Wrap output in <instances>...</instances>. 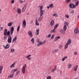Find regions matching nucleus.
Listing matches in <instances>:
<instances>
[{"label": "nucleus", "mask_w": 79, "mask_h": 79, "mask_svg": "<svg viewBox=\"0 0 79 79\" xmlns=\"http://www.w3.org/2000/svg\"><path fill=\"white\" fill-rule=\"evenodd\" d=\"M38 43L37 44V46L38 47H39V46H40V45H44V44H45L46 42V40H45L43 42H40L38 40Z\"/></svg>", "instance_id": "obj_1"}, {"label": "nucleus", "mask_w": 79, "mask_h": 79, "mask_svg": "<svg viewBox=\"0 0 79 79\" xmlns=\"http://www.w3.org/2000/svg\"><path fill=\"white\" fill-rule=\"evenodd\" d=\"M64 25L63 29L64 30V31H66V30L67 29V27L66 26H68V23L65 21L64 22Z\"/></svg>", "instance_id": "obj_2"}, {"label": "nucleus", "mask_w": 79, "mask_h": 79, "mask_svg": "<svg viewBox=\"0 0 79 79\" xmlns=\"http://www.w3.org/2000/svg\"><path fill=\"white\" fill-rule=\"evenodd\" d=\"M40 6V16H42L44 14V10H42L43 7L42 6Z\"/></svg>", "instance_id": "obj_3"}, {"label": "nucleus", "mask_w": 79, "mask_h": 79, "mask_svg": "<svg viewBox=\"0 0 79 79\" xmlns=\"http://www.w3.org/2000/svg\"><path fill=\"white\" fill-rule=\"evenodd\" d=\"M26 67V64H25L24 66H23L22 69V72L23 74H25V70Z\"/></svg>", "instance_id": "obj_4"}, {"label": "nucleus", "mask_w": 79, "mask_h": 79, "mask_svg": "<svg viewBox=\"0 0 79 79\" xmlns=\"http://www.w3.org/2000/svg\"><path fill=\"white\" fill-rule=\"evenodd\" d=\"M69 7L70 8H76V6L74 4H70L69 5Z\"/></svg>", "instance_id": "obj_5"}, {"label": "nucleus", "mask_w": 79, "mask_h": 79, "mask_svg": "<svg viewBox=\"0 0 79 79\" xmlns=\"http://www.w3.org/2000/svg\"><path fill=\"white\" fill-rule=\"evenodd\" d=\"M12 39V38H11V35H9L8 37V39L7 40V41L8 43L9 44H10V43H11V40Z\"/></svg>", "instance_id": "obj_6"}, {"label": "nucleus", "mask_w": 79, "mask_h": 79, "mask_svg": "<svg viewBox=\"0 0 79 79\" xmlns=\"http://www.w3.org/2000/svg\"><path fill=\"white\" fill-rule=\"evenodd\" d=\"M23 27H26V22L25 20H24L23 22Z\"/></svg>", "instance_id": "obj_7"}, {"label": "nucleus", "mask_w": 79, "mask_h": 79, "mask_svg": "<svg viewBox=\"0 0 79 79\" xmlns=\"http://www.w3.org/2000/svg\"><path fill=\"white\" fill-rule=\"evenodd\" d=\"M17 39H18V37L17 36H15V37H14L12 40V43H13V42H15V43H16V40H17Z\"/></svg>", "instance_id": "obj_8"}, {"label": "nucleus", "mask_w": 79, "mask_h": 79, "mask_svg": "<svg viewBox=\"0 0 79 79\" xmlns=\"http://www.w3.org/2000/svg\"><path fill=\"white\" fill-rule=\"evenodd\" d=\"M27 7V4H26L25 5L24 7H23V8H22V12H24L25 11V10L26 9V7Z\"/></svg>", "instance_id": "obj_9"}, {"label": "nucleus", "mask_w": 79, "mask_h": 79, "mask_svg": "<svg viewBox=\"0 0 79 79\" xmlns=\"http://www.w3.org/2000/svg\"><path fill=\"white\" fill-rule=\"evenodd\" d=\"M14 31V27H11V31H10V35H13V31Z\"/></svg>", "instance_id": "obj_10"}, {"label": "nucleus", "mask_w": 79, "mask_h": 79, "mask_svg": "<svg viewBox=\"0 0 79 79\" xmlns=\"http://www.w3.org/2000/svg\"><path fill=\"white\" fill-rule=\"evenodd\" d=\"M28 34L30 37H32V33L31 31H29L28 32Z\"/></svg>", "instance_id": "obj_11"}, {"label": "nucleus", "mask_w": 79, "mask_h": 79, "mask_svg": "<svg viewBox=\"0 0 79 79\" xmlns=\"http://www.w3.org/2000/svg\"><path fill=\"white\" fill-rule=\"evenodd\" d=\"M77 68H78V65H76L74 66L73 70L75 71H77Z\"/></svg>", "instance_id": "obj_12"}, {"label": "nucleus", "mask_w": 79, "mask_h": 79, "mask_svg": "<svg viewBox=\"0 0 79 79\" xmlns=\"http://www.w3.org/2000/svg\"><path fill=\"white\" fill-rule=\"evenodd\" d=\"M64 31V30H63L61 29L60 30V32L62 34H65V31Z\"/></svg>", "instance_id": "obj_13"}, {"label": "nucleus", "mask_w": 79, "mask_h": 79, "mask_svg": "<svg viewBox=\"0 0 79 79\" xmlns=\"http://www.w3.org/2000/svg\"><path fill=\"white\" fill-rule=\"evenodd\" d=\"M54 20H52L51 21V22H50V25L52 27V26H54Z\"/></svg>", "instance_id": "obj_14"}, {"label": "nucleus", "mask_w": 79, "mask_h": 79, "mask_svg": "<svg viewBox=\"0 0 79 79\" xmlns=\"http://www.w3.org/2000/svg\"><path fill=\"white\" fill-rule=\"evenodd\" d=\"M17 11L18 13L20 15L21 14V10L19 9V8H18L17 10Z\"/></svg>", "instance_id": "obj_15"}, {"label": "nucleus", "mask_w": 79, "mask_h": 79, "mask_svg": "<svg viewBox=\"0 0 79 79\" xmlns=\"http://www.w3.org/2000/svg\"><path fill=\"white\" fill-rule=\"evenodd\" d=\"M31 56V55H28L27 56H26L25 58H27V59H28V60H31V58H30V57Z\"/></svg>", "instance_id": "obj_16"}, {"label": "nucleus", "mask_w": 79, "mask_h": 79, "mask_svg": "<svg viewBox=\"0 0 79 79\" xmlns=\"http://www.w3.org/2000/svg\"><path fill=\"white\" fill-rule=\"evenodd\" d=\"M35 34L36 35H39V29H38L36 30Z\"/></svg>", "instance_id": "obj_17"}, {"label": "nucleus", "mask_w": 79, "mask_h": 79, "mask_svg": "<svg viewBox=\"0 0 79 79\" xmlns=\"http://www.w3.org/2000/svg\"><path fill=\"white\" fill-rule=\"evenodd\" d=\"M3 67L2 65H1L0 66V74L2 73V70H3Z\"/></svg>", "instance_id": "obj_18"}, {"label": "nucleus", "mask_w": 79, "mask_h": 79, "mask_svg": "<svg viewBox=\"0 0 79 79\" xmlns=\"http://www.w3.org/2000/svg\"><path fill=\"white\" fill-rule=\"evenodd\" d=\"M56 65H55L54 66V68L53 69L52 71V73H54V72L56 69Z\"/></svg>", "instance_id": "obj_19"}, {"label": "nucleus", "mask_w": 79, "mask_h": 79, "mask_svg": "<svg viewBox=\"0 0 79 79\" xmlns=\"http://www.w3.org/2000/svg\"><path fill=\"white\" fill-rule=\"evenodd\" d=\"M67 44H68V45H69V44H71V40L70 39H69L67 43Z\"/></svg>", "instance_id": "obj_20"}, {"label": "nucleus", "mask_w": 79, "mask_h": 79, "mask_svg": "<svg viewBox=\"0 0 79 79\" xmlns=\"http://www.w3.org/2000/svg\"><path fill=\"white\" fill-rule=\"evenodd\" d=\"M13 76H14V74L13 73L9 75L8 76V78H12L13 77Z\"/></svg>", "instance_id": "obj_21"}, {"label": "nucleus", "mask_w": 79, "mask_h": 79, "mask_svg": "<svg viewBox=\"0 0 79 79\" xmlns=\"http://www.w3.org/2000/svg\"><path fill=\"white\" fill-rule=\"evenodd\" d=\"M10 47V44H7L6 47H5V49H8Z\"/></svg>", "instance_id": "obj_22"}, {"label": "nucleus", "mask_w": 79, "mask_h": 79, "mask_svg": "<svg viewBox=\"0 0 79 79\" xmlns=\"http://www.w3.org/2000/svg\"><path fill=\"white\" fill-rule=\"evenodd\" d=\"M35 24L36 26H39V23H38L37 19H36L35 21Z\"/></svg>", "instance_id": "obj_23"}, {"label": "nucleus", "mask_w": 79, "mask_h": 79, "mask_svg": "<svg viewBox=\"0 0 79 79\" xmlns=\"http://www.w3.org/2000/svg\"><path fill=\"white\" fill-rule=\"evenodd\" d=\"M74 32L75 34H77L78 32V29L76 28L74 30Z\"/></svg>", "instance_id": "obj_24"}, {"label": "nucleus", "mask_w": 79, "mask_h": 79, "mask_svg": "<svg viewBox=\"0 0 79 79\" xmlns=\"http://www.w3.org/2000/svg\"><path fill=\"white\" fill-rule=\"evenodd\" d=\"M58 52V49H56L54 50H53L52 51V53H56V52Z\"/></svg>", "instance_id": "obj_25"}, {"label": "nucleus", "mask_w": 79, "mask_h": 79, "mask_svg": "<svg viewBox=\"0 0 79 79\" xmlns=\"http://www.w3.org/2000/svg\"><path fill=\"white\" fill-rule=\"evenodd\" d=\"M60 39V36H58L56 37L55 39H54V41H56L57 40H58V39Z\"/></svg>", "instance_id": "obj_26"}, {"label": "nucleus", "mask_w": 79, "mask_h": 79, "mask_svg": "<svg viewBox=\"0 0 79 79\" xmlns=\"http://www.w3.org/2000/svg\"><path fill=\"white\" fill-rule=\"evenodd\" d=\"M7 33V29H5L4 30V34H3L4 35H6Z\"/></svg>", "instance_id": "obj_27"}, {"label": "nucleus", "mask_w": 79, "mask_h": 79, "mask_svg": "<svg viewBox=\"0 0 79 79\" xmlns=\"http://www.w3.org/2000/svg\"><path fill=\"white\" fill-rule=\"evenodd\" d=\"M69 45V44H67V43L66 44H65V45L64 46V48L65 50H66V49H67V48H68V45Z\"/></svg>", "instance_id": "obj_28"}, {"label": "nucleus", "mask_w": 79, "mask_h": 79, "mask_svg": "<svg viewBox=\"0 0 79 79\" xmlns=\"http://www.w3.org/2000/svg\"><path fill=\"white\" fill-rule=\"evenodd\" d=\"M15 62L13 64H12L10 66V68H14V67H15Z\"/></svg>", "instance_id": "obj_29"}, {"label": "nucleus", "mask_w": 79, "mask_h": 79, "mask_svg": "<svg viewBox=\"0 0 79 79\" xmlns=\"http://www.w3.org/2000/svg\"><path fill=\"white\" fill-rule=\"evenodd\" d=\"M50 32L51 33H55V32H56V30L54 28Z\"/></svg>", "instance_id": "obj_30"}, {"label": "nucleus", "mask_w": 79, "mask_h": 79, "mask_svg": "<svg viewBox=\"0 0 79 79\" xmlns=\"http://www.w3.org/2000/svg\"><path fill=\"white\" fill-rule=\"evenodd\" d=\"M12 24L13 23H12V22H10L8 24L7 26H9V27H10L12 26Z\"/></svg>", "instance_id": "obj_31"}, {"label": "nucleus", "mask_w": 79, "mask_h": 79, "mask_svg": "<svg viewBox=\"0 0 79 79\" xmlns=\"http://www.w3.org/2000/svg\"><path fill=\"white\" fill-rule=\"evenodd\" d=\"M67 58L68 57L67 56H65L64 57V58H62V61H64V60H65L66 59H67Z\"/></svg>", "instance_id": "obj_32"}, {"label": "nucleus", "mask_w": 79, "mask_h": 79, "mask_svg": "<svg viewBox=\"0 0 79 79\" xmlns=\"http://www.w3.org/2000/svg\"><path fill=\"white\" fill-rule=\"evenodd\" d=\"M58 26H59V24H57L54 27V29H56V28H57V27H58Z\"/></svg>", "instance_id": "obj_33"}, {"label": "nucleus", "mask_w": 79, "mask_h": 79, "mask_svg": "<svg viewBox=\"0 0 79 79\" xmlns=\"http://www.w3.org/2000/svg\"><path fill=\"white\" fill-rule=\"evenodd\" d=\"M31 42H32V44H34V38H31Z\"/></svg>", "instance_id": "obj_34"}, {"label": "nucleus", "mask_w": 79, "mask_h": 79, "mask_svg": "<svg viewBox=\"0 0 79 79\" xmlns=\"http://www.w3.org/2000/svg\"><path fill=\"white\" fill-rule=\"evenodd\" d=\"M49 6L51 8H53V5L52 4H50Z\"/></svg>", "instance_id": "obj_35"}, {"label": "nucleus", "mask_w": 79, "mask_h": 79, "mask_svg": "<svg viewBox=\"0 0 79 79\" xmlns=\"http://www.w3.org/2000/svg\"><path fill=\"white\" fill-rule=\"evenodd\" d=\"M72 66V65L71 64H69L68 65V68H69V69L71 68V67Z\"/></svg>", "instance_id": "obj_36"}, {"label": "nucleus", "mask_w": 79, "mask_h": 79, "mask_svg": "<svg viewBox=\"0 0 79 79\" xmlns=\"http://www.w3.org/2000/svg\"><path fill=\"white\" fill-rule=\"evenodd\" d=\"M53 16L54 17L55 16V17H57L58 16V15H57V14L56 13H55L53 15Z\"/></svg>", "instance_id": "obj_37"}, {"label": "nucleus", "mask_w": 79, "mask_h": 79, "mask_svg": "<svg viewBox=\"0 0 79 79\" xmlns=\"http://www.w3.org/2000/svg\"><path fill=\"white\" fill-rule=\"evenodd\" d=\"M79 2L78 1H77L76 3H75V6H78V5H79Z\"/></svg>", "instance_id": "obj_38"}, {"label": "nucleus", "mask_w": 79, "mask_h": 79, "mask_svg": "<svg viewBox=\"0 0 79 79\" xmlns=\"http://www.w3.org/2000/svg\"><path fill=\"white\" fill-rule=\"evenodd\" d=\"M18 69H13L12 70V73H15V71H17Z\"/></svg>", "instance_id": "obj_39"}, {"label": "nucleus", "mask_w": 79, "mask_h": 79, "mask_svg": "<svg viewBox=\"0 0 79 79\" xmlns=\"http://www.w3.org/2000/svg\"><path fill=\"white\" fill-rule=\"evenodd\" d=\"M46 79H52V77H51V76H48V77H47Z\"/></svg>", "instance_id": "obj_40"}, {"label": "nucleus", "mask_w": 79, "mask_h": 79, "mask_svg": "<svg viewBox=\"0 0 79 79\" xmlns=\"http://www.w3.org/2000/svg\"><path fill=\"white\" fill-rule=\"evenodd\" d=\"M38 21H42V18H41V16H40L39 18L38 19Z\"/></svg>", "instance_id": "obj_41"}, {"label": "nucleus", "mask_w": 79, "mask_h": 79, "mask_svg": "<svg viewBox=\"0 0 79 79\" xmlns=\"http://www.w3.org/2000/svg\"><path fill=\"white\" fill-rule=\"evenodd\" d=\"M65 18H69V15L66 14L65 15Z\"/></svg>", "instance_id": "obj_42"}, {"label": "nucleus", "mask_w": 79, "mask_h": 79, "mask_svg": "<svg viewBox=\"0 0 79 79\" xmlns=\"http://www.w3.org/2000/svg\"><path fill=\"white\" fill-rule=\"evenodd\" d=\"M6 34L7 35H10V31H8L7 32V33Z\"/></svg>", "instance_id": "obj_43"}, {"label": "nucleus", "mask_w": 79, "mask_h": 79, "mask_svg": "<svg viewBox=\"0 0 79 79\" xmlns=\"http://www.w3.org/2000/svg\"><path fill=\"white\" fill-rule=\"evenodd\" d=\"M70 1H71V0H66L65 2L67 3H69V2H70Z\"/></svg>", "instance_id": "obj_44"}, {"label": "nucleus", "mask_w": 79, "mask_h": 79, "mask_svg": "<svg viewBox=\"0 0 79 79\" xmlns=\"http://www.w3.org/2000/svg\"><path fill=\"white\" fill-rule=\"evenodd\" d=\"M15 49H12L11 50H10V52H15Z\"/></svg>", "instance_id": "obj_45"}, {"label": "nucleus", "mask_w": 79, "mask_h": 79, "mask_svg": "<svg viewBox=\"0 0 79 79\" xmlns=\"http://www.w3.org/2000/svg\"><path fill=\"white\" fill-rule=\"evenodd\" d=\"M17 73H16V75L18 76L19 74V70H17Z\"/></svg>", "instance_id": "obj_46"}, {"label": "nucleus", "mask_w": 79, "mask_h": 79, "mask_svg": "<svg viewBox=\"0 0 79 79\" xmlns=\"http://www.w3.org/2000/svg\"><path fill=\"white\" fill-rule=\"evenodd\" d=\"M20 28V26H18V27L17 28V32H18V31H19Z\"/></svg>", "instance_id": "obj_47"}, {"label": "nucleus", "mask_w": 79, "mask_h": 79, "mask_svg": "<svg viewBox=\"0 0 79 79\" xmlns=\"http://www.w3.org/2000/svg\"><path fill=\"white\" fill-rule=\"evenodd\" d=\"M11 3L12 4H13L14 3H15V0H12L11 1Z\"/></svg>", "instance_id": "obj_48"}, {"label": "nucleus", "mask_w": 79, "mask_h": 79, "mask_svg": "<svg viewBox=\"0 0 79 79\" xmlns=\"http://www.w3.org/2000/svg\"><path fill=\"white\" fill-rule=\"evenodd\" d=\"M3 37L4 40H5L6 39V35H4V36Z\"/></svg>", "instance_id": "obj_49"}, {"label": "nucleus", "mask_w": 79, "mask_h": 79, "mask_svg": "<svg viewBox=\"0 0 79 79\" xmlns=\"http://www.w3.org/2000/svg\"><path fill=\"white\" fill-rule=\"evenodd\" d=\"M54 36H55V35H53L51 37V39H53V37H54Z\"/></svg>", "instance_id": "obj_50"}, {"label": "nucleus", "mask_w": 79, "mask_h": 79, "mask_svg": "<svg viewBox=\"0 0 79 79\" xmlns=\"http://www.w3.org/2000/svg\"><path fill=\"white\" fill-rule=\"evenodd\" d=\"M51 37V34H49L48 35V38H50Z\"/></svg>", "instance_id": "obj_51"}, {"label": "nucleus", "mask_w": 79, "mask_h": 79, "mask_svg": "<svg viewBox=\"0 0 79 79\" xmlns=\"http://www.w3.org/2000/svg\"><path fill=\"white\" fill-rule=\"evenodd\" d=\"M62 47V45H60L59 46V48H61Z\"/></svg>", "instance_id": "obj_52"}, {"label": "nucleus", "mask_w": 79, "mask_h": 79, "mask_svg": "<svg viewBox=\"0 0 79 79\" xmlns=\"http://www.w3.org/2000/svg\"><path fill=\"white\" fill-rule=\"evenodd\" d=\"M77 52H74V55H77Z\"/></svg>", "instance_id": "obj_53"}, {"label": "nucleus", "mask_w": 79, "mask_h": 79, "mask_svg": "<svg viewBox=\"0 0 79 79\" xmlns=\"http://www.w3.org/2000/svg\"><path fill=\"white\" fill-rule=\"evenodd\" d=\"M74 10H72V11L71 12V13L72 14H73L74 13Z\"/></svg>", "instance_id": "obj_54"}, {"label": "nucleus", "mask_w": 79, "mask_h": 79, "mask_svg": "<svg viewBox=\"0 0 79 79\" xmlns=\"http://www.w3.org/2000/svg\"><path fill=\"white\" fill-rule=\"evenodd\" d=\"M3 27H1V28H0V31H2V30H3Z\"/></svg>", "instance_id": "obj_55"}, {"label": "nucleus", "mask_w": 79, "mask_h": 79, "mask_svg": "<svg viewBox=\"0 0 79 79\" xmlns=\"http://www.w3.org/2000/svg\"><path fill=\"white\" fill-rule=\"evenodd\" d=\"M20 3H23V1H20Z\"/></svg>", "instance_id": "obj_56"}, {"label": "nucleus", "mask_w": 79, "mask_h": 79, "mask_svg": "<svg viewBox=\"0 0 79 79\" xmlns=\"http://www.w3.org/2000/svg\"><path fill=\"white\" fill-rule=\"evenodd\" d=\"M50 6H48L47 7V8L48 9H49V8H50Z\"/></svg>", "instance_id": "obj_57"}, {"label": "nucleus", "mask_w": 79, "mask_h": 79, "mask_svg": "<svg viewBox=\"0 0 79 79\" xmlns=\"http://www.w3.org/2000/svg\"><path fill=\"white\" fill-rule=\"evenodd\" d=\"M31 23H33V20H31Z\"/></svg>", "instance_id": "obj_58"}, {"label": "nucleus", "mask_w": 79, "mask_h": 79, "mask_svg": "<svg viewBox=\"0 0 79 79\" xmlns=\"http://www.w3.org/2000/svg\"><path fill=\"white\" fill-rule=\"evenodd\" d=\"M77 0H73V1L74 2H76Z\"/></svg>", "instance_id": "obj_59"}, {"label": "nucleus", "mask_w": 79, "mask_h": 79, "mask_svg": "<svg viewBox=\"0 0 79 79\" xmlns=\"http://www.w3.org/2000/svg\"><path fill=\"white\" fill-rule=\"evenodd\" d=\"M2 11V10L0 9V12H1Z\"/></svg>", "instance_id": "obj_60"}, {"label": "nucleus", "mask_w": 79, "mask_h": 79, "mask_svg": "<svg viewBox=\"0 0 79 79\" xmlns=\"http://www.w3.org/2000/svg\"><path fill=\"white\" fill-rule=\"evenodd\" d=\"M75 79H78V78H75Z\"/></svg>", "instance_id": "obj_61"}, {"label": "nucleus", "mask_w": 79, "mask_h": 79, "mask_svg": "<svg viewBox=\"0 0 79 79\" xmlns=\"http://www.w3.org/2000/svg\"><path fill=\"white\" fill-rule=\"evenodd\" d=\"M4 48H5V47H5V46H4Z\"/></svg>", "instance_id": "obj_62"}]
</instances>
